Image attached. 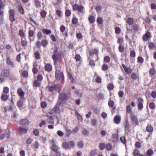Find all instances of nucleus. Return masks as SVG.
I'll return each instance as SVG.
<instances>
[{"label": "nucleus", "instance_id": "obj_33", "mask_svg": "<svg viewBox=\"0 0 156 156\" xmlns=\"http://www.w3.org/2000/svg\"><path fill=\"white\" fill-rule=\"evenodd\" d=\"M137 74L135 73H132L131 75V78L133 80H136L137 78Z\"/></svg>", "mask_w": 156, "mask_h": 156}, {"label": "nucleus", "instance_id": "obj_8", "mask_svg": "<svg viewBox=\"0 0 156 156\" xmlns=\"http://www.w3.org/2000/svg\"><path fill=\"white\" fill-rule=\"evenodd\" d=\"M6 64L7 65L11 67L15 68V65L13 62L12 61L10 58L9 57H6Z\"/></svg>", "mask_w": 156, "mask_h": 156}, {"label": "nucleus", "instance_id": "obj_5", "mask_svg": "<svg viewBox=\"0 0 156 156\" xmlns=\"http://www.w3.org/2000/svg\"><path fill=\"white\" fill-rule=\"evenodd\" d=\"M73 8L74 10H78L81 13L83 12L84 7L81 5H79L76 4H75L73 6Z\"/></svg>", "mask_w": 156, "mask_h": 156}, {"label": "nucleus", "instance_id": "obj_35", "mask_svg": "<svg viewBox=\"0 0 156 156\" xmlns=\"http://www.w3.org/2000/svg\"><path fill=\"white\" fill-rule=\"evenodd\" d=\"M34 32L33 30H29L28 32V36L30 37H32L34 36Z\"/></svg>", "mask_w": 156, "mask_h": 156}, {"label": "nucleus", "instance_id": "obj_22", "mask_svg": "<svg viewBox=\"0 0 156 156\" xmlns=\"http://www.w3.org/2000/svg\"><path fill=\"white\" fill-rule=\"evenodd\" d=\"M18 9L19 12L21 14L23 15L24 14V11L22 5H19L18 7Z\"/></svg>", "mask_w": 156, "mask_h": 156}, {"label": "nucleus", "instance_id": "obj_6", "mask_svg": "<svg viewBox=\"0 0 156 156\" xmlns=\"http://www.w3.org/2000/svg\"><path fill=\"white\" fill-rule=\"evenodd\" d=\"M143 99L141 98H139L137 99V107L138 109L142 110L144 108L143 102Z\"/></svg>", "mask_w": 156, "mask_h": 156}, {"label": "nucleus", "instance_id": "obj_61", "mask_svg": "<svg viewBox=\"0 0 156 156\" xmlns=\"http://www.w3.org/2000/svg\"><path fill=\"white\" fill-rule=\"evenodd\" d=\"M130 56L131 57L133 58L135 56V52L134 50L131 51Z\"/></svg>", "mask_w": 156, "mask_h": 156}, {"label": "nucleus", "instance_id": "obj_53", "mask_svg": "<svg viewBox=\"0 0 156 156\" xmlns=\"http://www.w3.org/2000/svg\"><path fill=\"white\" fill-rule=\"evenodd\" d=\"M39 131L37 129H34L33 132V134L36 136H37L39 135Z\"/></svg>", "mask_w": 156, "mask_h": 156}, {"label": "nucleus", "instance_id": "obj_25", "mask_svg": "<svg viewBox=\"0 0 156 156\" xmlns=\"http://www.w3.org/2000/svg\"><path fill=\"white\" fill-rule=\"evenodd\" d=\"M1 98L2 100L4 101H6L9 98V96L6 94H3L2 95Z\"/></svg>", "mask_w": 156, "mask_h": 156}, {"label": "nucleus", "instance_id": "obj_31", "mask_svg": "<svg viewBox=\"0 0 156 156\" xmlns=\"http://www.w3.org/2000/svg\"><path fill=\"white\" fill-rule=\"evenodd\" d=\"M56 89V87L55 85L52 86H49L48 87V90L50 91H53Z\"/></svg>", "mask_w": 156, "mask_h": 156}, {"label": "nucleus", "instance_id": "obj_38", "mask_svg": "<svg viewBox=\"0 0 156 156\" xmlns=\"http://www.w3.org/2000/svg\"><path fill=\"white\" fill-rule=\"evenodd\" d=\"M62 146L64 148L66 149H67L69 148V144L66 142H64L62 144Z\"/></svg>", "mask_w": 156, "mask_h": 156}, {"label": "nucleus", "instance_id": "obj_34", "mask_svg": "<svg viewBox=\"0 0 156 156\" xmlns=\"http://www.w3.org/2000/svg\"><path fill=\"white\" fill-rule=\"evenodd\" d=\"M71 81V82L73 83H75V80L72 77V74L70 73H69L68 75Z\"/></svg>", "mask_w": 156, "mask_h": 156}, {"label": "nucleus", "instance_id": "obj_44", "mask_svg": "<svg viewBox=\"0 0 156 156\" xmlns=\"http://www.w3.org/2000/svg\"><path fill=\"white\" fill-rule=\"evenodd\" d=\"M39 145V144L36 141L33 144L34 147L36 149L38 148Z\"/></svg>", "mask_w": 156, "mask_h": 156}, {"label": "nucleus", "instance_id": "obj_40", "mask_svg": "<svg viewBox=\"0 0 156 156\" xmlns=\"http://www.w3.org/2000/svg\"><path fill=\"white\" fill-rule=\"evenodd\" d=\"M69 147L73 148L75 147V144L73 141H71L68 142Z\"/></svg>", "mask_w": 156, "mask_h": 156}, {"label": "nucleus", "instance_id": "obj_54", "mask_svg": "<svg viewBox=\"0 0 156 156\" xmlns=\"http://www.w3.org/2000/svg\"><path fill=\"white\" fill-rule=\"evenodd\" d=\"M156 73L155 70L154 69H151L149 71L151 75H154Z\"/></svg>", "mask_w": 156, "mask_h": 156}, {"label": "nucleus", "instance_id": "obj_51", "mask_svg": "<svg viewBox=\"0 0 156 156\" xmlns=\"http://www.w3.org/2000/svg\"><path fill=\"white\" fill-rule=\"evenodd\" d=\"M108 105L110 107H113L114 105V103L112 101H109L108 102Z\"/></svg>", "mask_w": 156, "mask_h": 156}, {"label": "nucleus", "instance_id": "obj_60", "mask_svg": "<svg viewBox=\"0 0 156 156\" xmlns=\"http://www.w3.org/2000/svg\"><path fill=\"white\" fill-rule=\"evenodd\" d=\"M96 82L98 83H101V78L99 76H97L96 78Z\"/></svg>", "mask_w": 156, "mask_h": 156}, {"label": "nucleus", "instance_id": "obj_16", "mask_svg": "<svg viewBox=\"0 0 156 156\" xmlns=\"http://www.w3.org/2000/svg\"><path fill=\"white\" fill-rule=\"evenodd\" d=\"M27 44L28 42L26 39L22 38L21 39V45L23 47H25L27 46Z\"/></svg>", "mask_w": 156, "mask_h": 156}, {"label": "nucleus", "instance_id": "obj_21", "mask_svg": "<svg viewBox=\"0 0 156 156\" xmlns=\"http://www.w3.org/2000/svg\"><path fill=\"white\" fill-rule=\"evenodd\" d=\"M17 92L20 96H23L25 94V93L23 91L21 88L18 89Z\"/></svg>", "mask_w": 156, "mask_h": 156}, {"label": "nucleus", "instance_id": "obj_55", "mask_svg": "<svg viewBox=\"0 0 156 156\" xmlns=\"http://www.w3.org/2000/svg\"><path fill=\"white\" fill-rule=\"evenodd\" d=\"M105 144L104 143L101 144L99 146V148L101 150H103L105 147Z\"/></svg>", "mask_w": 156, "mask_h": 156}, {"label": "nucleus", "instance_id": "obj_48", "mask_svg": "<svg viewBox=\"0 0 156 156\" xmlns=\"http://www.w3.org/2000/svg\"><path fill=\"white\" fill-rule=\"evenodd\" d=\"M33 141V139L32 138H29L26 141V143L28 144H31Z\"/></svg>", "mask_w": 156, "mask_h": 156}, {"label": "nucleus", "instance_id": "obj_24", "mask_svg": "<svg viewBox=\"0 0 156 156\" xmlns=\"http://www.w3.org/2000/svg\"><path fill=\"white\" fill-rule=\"evenodd\" d=\"M154 154V152L153 151L150 149L148 150L146 153L145 154L144 156H150Z\"/></svg>", "mask_w": 156, "mask_h": 156}, {"label": "nucleus", "instance_id": "obj_43", "mask_svg": "<svg viewBox=\"0 0 156 156\" xmlns=\"http://www.w3.org/2000/svg\"><path fill=\"white\" fill-rule=\"evenodd\" d=\"M9 89L8 87H5L4 88L3 92L5 94H7L9 93Z\"/></svg>", "mask_w": 156, "mask_h": 156}, {"label": "nucleus", "instance_id": "obj_58", "mask_svg": "<svg viewBox=\"0 0 156 156\" xmlns=\"http://www.w3.org/2000/svg\"><path fill=\"white\" fill-rule=\"evenodd\" d=\"M107 87L108 90H112L113 89L114 86L113 84L111 83L108 85Z\"/></svg>", "mask_w": 156, "mask_h": 156}, {"label": "nucleus", "instance_id": "obj_41", "mask_svg": "<svg viewBox=\"0 0 156 156\" xmlns=\"http://www.w3.org/2000/svg\"><path fill=\"white\" fill-rule=\"evenodd\" d=\"M37 80H36L34 82V85L35 87H38L40 86V83Z\"/></svg>", "mask_w": 156, "mask_h": 156}, {"label": "nucleus", "instance_id": "obj_64", "mask_svg": "<svg viewBox=\"0 0 156 156\" xmlns=\"http://www.w3.org/2000/svg\"><path fill=\"white\" fill-rule=\"evenodd\" d=\"M66 30V27L63 25H62L60 28L61 32L63 33Z\"/></svg>", "mask_w": 156, "mask_h": 156}, {"label": "nucleus", "instance_id": "obj_56", "mask_svg": "<svg viewBox=\"0 0 156 156\" xmlns=\"http://www.w3.org/2000/svg\"><path fill=\"white\" fill-rule=\"evenodd\" d=\"M28 73L27 71H24L22 73V75L23 77H26L27 76Z\"/></svg>", "mask_w": 156, "mask_h": 156}, {"label": "nucleus", "instance_id": "obj_36", "mask_svg": "<svg viewBox=\"0 0 156 156\" xmlns=\"http://www.w3.org/2000/svg\"><path fill=\"white\" fill-rule=\"evenodd\" d=\"M148 47L150 49H153L155 48V45L154 43L151 42L149 44Z\"/></svg>", "mask_w": 156, "mask_h": 156}, {"label": "nucleus", "instance_id": "obj_13", "mask_svg": "<svg viewBox=\"0 0 156 156\" xmlns=\"http://www.w3.org/2000/svg\"><path fill=\"white\" fill-rule=\"evenodd\" d=\"M20 123L23 125H27L30 123L29 121L27 119H23L20 121Z\"/></svg>", "mask_w": 156, "mask_h": 156}, {"label": "nucleus", "instance_id": "obj_14", "mask_svg": "<svg viewBox=\"0 0 156 156\" xmlns=\"http://www.w3.org/2000/svg\"><path fill=\"white\" fill-rule=\"evenodd\" d=\"M131 118L134 124L136 125H138L139 121L136 116L134 115H132L131 116Z\"/></svg>", "mask_w": 156, "mask_h": 156}, {"label": "nucleus", "instance_id": "obj_23", "mask_svg": "<svg viewBox=\"0 0 156 156\" xmlns=\"http://www.w3.org/2000/svg\"><path fill=\"white\" fill-rule=\"evenodd\" d=\"M98 51L97 50L94 49L89 52V55L90 56H92L94 54H95L97 56L98 55Z\"/></svg>", "mask_w": 156, "mask_h": 156}, {"label": "nucleus", "instance_id": "obj_17", "mask_svg": "<svg viewBox=\"0 0 156 156\" xmlns=\"http://www.w3.org/2000/svg\"><path fill=\"white\" fill-rule=\"evenodd\" d=\"M26 30H20L19 31L18 35L22 38L24 37L26 35Z\"/></svg>", "mask_w": 156, "mask_h": 156}, {"label": "nucleus", "instance_id": "obj_49", "mask_svg": "<svg viewBox=\"0 0 156 156\" xmlns=\"http://www.w3.org/2000/svg\"><path fill=\"white\" fill-rule=\"evenodd\" d=\"M41 43L42 45L44 47L46 46L48 44L47 41L45 40H43Z\"/></svg>", "mask_w": 156, "mask_h": 156}, {"label": "nucleus", "instance_id": "obj_12", "mask_svg": "<svg viewBox=\"0 0 156 156\" xmlns=\"http://www.w3.org/2000/svg\"><path fill=\"white\" fill-rule=\"evenodd\" d=\"M123 126L125 129L126 131H129L130 127L129 123L127 119H126L123 123Z\"/></svg>", "mask_w": 156, "mask_h": 156}, {"label": "nucleus", "instance_id": "obj_57", "mask_svg": "<svg viewBox=\"0 0 156 156\" xmlns=\"http://www.w3.org/2000/svg\"><path fill=\"white\" fill-rule=\"evenodd\" d=\"M17 105L19 108L22 107L23 105V102L20 100L17 103Z\"/></svg>", "mask_w": 156, "mask_h": 156}, {"label": "nucleus", "instance_id": "obj_28", "mask_svg": "<svg viewBox=\"0 0 156 156\" xmlns=\"http://www.w3.org/2000/svg\"><path fill=\"white\" fill-rule=\"evenodd\" d=\"M88 20L90 23H93L95 21V18L94 16H91L89 18Z\"/></svg>", "mask_w": 156, "mask_h": 156}, {"label": "nucleus", "instance_id": "obj_37", "mask_svg": "<svg viewBox=\"0 0 156 156\" xmlns=\"http://www.w3.org/2000/svg\"><path fill=\"white\" fill-rule=\"evenodd\" d=\"M97 154V151L96 150H93L90 151V156H95Z\"/></svg>", "mask_w": 156, "mask_h": 156}, {"label": "nucleus", "instance_id": "obj_63", "mask_svg": "<svg viewBox=\"0 0 156 156\" xmlns=\"http://www.w3.org/2000/svg\"><path fill=\"white\" fill-rule=\"evenodd\" d=\"M119 49L120 51L123 52L124 51V46L120 45L119 46Z\"/></svg>", "mask_w": 156, "mask_h": 156}, {"label": "nucleus", "instance_id": "obj_42", "mask_svg": "<svg viewBox=\"0 0 156 156\" xmlns=\"http://www.w3.org/2000/svg\"><path fill=\"white\" fill-rule=\"evenodd\" d=\"M101 68L103 70L105 71L108 69V66L107 65L104 64L102 65Z\"/></svg>", "mask_w": 156, "mask_h": 156}, {"label": "nucleus", "instance_id": "obj_20", "mask_svg": "<svg viewBox=\"0 0 156 156\" xmlns=\"http://www.w3.org/2000/svg\"><path fill=\"white\" fill-rule=\"evenodd\" d=\"M153 128L151 125H148L146 127V131L149 133H151L153 132Z\"/></svg>", "mask_w": 156, "mask_h": 156}, {"label": "nucleus", "instance_id": "obj_32", "mask_svg": "<svg viewBox=\"0 0 156 156\" xmlns=\"http://www.w3.org/2000/svg\"><path fill=\"white\" fill-rule=\"evenodd\" d=\"M46 14L47 12L44 10H43L40 12L41 16L43 18L46 17Z\"/></svg>", "mask_w": 156, "mask_h": 156}, {"label": "nucleus", "instance_id": "obj_45", "mask_svg": "<svg viewBox=\"0 0 156 156\" xmlns=\"http://www.w3.org/2000/svg\"><path fill=\"white\" fill-rule=\"evenodd\" d=\"M137 60L138 62L140 63H143L144 59L141 56H139L137 58Z\"/></svg>", "mask_w": 156, "mask_h": 156}, {"label": "nucleus", "instance_id": "obj_26", "mask_svg": "<svg viewBox=\"0 0 156 156\" xmlns=\"http://www.w3.org/2000/svg\"><path fill=\"white\" fill-rule=\"evenodd\" d=\"M42 32L46 34H49L51 33V30L46 29H43L42 30Z\"/></svg>", "mask_w": 156, "mask_h": 156}, {"label": "nucleus", "instance_id": "obj_11", "mask_svg": "<svg viewBox=\"0 0 156 156\" xmlns=\"http://www.w3.org/2000/svg\"><path fill=\"white\" fill-rule=\"evenodd\" d=\"M151 34L149 32H147L143 36L142 38L144 41H147L151 37Z\"/></svg>", "mask_w": 156, "mask_h": 156}, {"label": "nucleus", "instance_id": "obj_50", "mask_svg": "<svg viewBox=\"0 0 156 156\" xmlns=\"http://www.w3.org/2000/svg\"><path fill=\"white\" fill-rule=\"evenodd\" d=\"M72 22L73 24L76 25L78 22V20L76 18H74L72 19Z\"/></svg>", "mask_w": 156, "mask_h": 156}, {"label": "nucleus", "instance_id": "obj_52", "mask_svg": "<svg viewBox=\"0 0 156 156\" xmlns=\"http://www.w3.org/2000/svg\"><path fill=\"white\" fill-rule=\"evenodd\" d=\"M126 112L129 114H130L131 111V107L130 105H128L126 108Z\"/></svg>", "mask_w": 156, "mask_h": 156}, {"label": "nucleus", "instance_id": "obj_62", "mask_svg": "<svg viewBox=\"0 0 156 156\" xmlns=\"http://www.w3.org/2000/svg\"><path fill=\"white\" fill-rule=\"evenodd\" d=\"M37 81H41L43 79V76L39 74L37 78Z\"/></svg>", "mask_w": 156, "mask_h": 156}, {"label": "nucleus", "instance_id": "obj_29", "mask_svg": "<svg viewBox=\"0 0 156 156\" xmlns=\"http://www.w3.org/2000/svg\"><path fill=\"white\" fill-rule=\"evenodd\" d=\"M127 22L129 25H131L133 24V20L131 18H129L127 20Z\"/></svg>", "mask_w": 156, "mask_h": 156}, {"label": "nucleus", "instance_id": "obj_9", "mask_svg": "<svg viewBox=\"0 0 156 156\" xmlns=\"http://www.w3.org/2000/svg\"><path fill=\"white\" fill-rule=\"evenodd\" d=\"M2 76L4 77H8L9 76V70L7 69H4L2 73Z\"/></svg>", "mask_w": 156, "mask_h": 156}, {"label": "nucleus", "instance_id": "obj_47", "mask_svg": "<svg viewBox=\"0 0 156 156\" xmlns=\"http://www.w3.org/2000/svg\"><path fill=\"white\" fill-rule=\"evenodd\" d=\"M75 59L76 61H79L81 60V57L80 55L76 54L75 56Z\"/></svg>", "mask_w": 156, "mask_h": 156}, {"label": "nucleus", "instance_id": "obj_27", "mask_svg": "<svg viewBox=\"0 0 156 156\" xmlns=\"http://www.w3.org/2000/svg\"><path fill=\"white\" fill-rule=\"evenodd\" d=\"M75 114L79 120H82V118L81 115L77 111H76Z\"/></svg>", "mask_w": 156, "mask_h": 156}, {"label": "nucleus", "instance_id": "obj_10", "mask_svg": "<svg viewBox=\"0 0 156 156\" xmlns=\"http://www.w3.org/2000/svg\"><path fill=\"white\" fill-rule=\"evenodd\" d=\"M19 133L20 134H23L26 133L27 132V129L23 126L20 127L18 128Z\"/></svg>", "mask_w": 156, "mask_h": 156}, {"label": "nucleus", "instance_id": "obj_59", "mask_svg": "<svg viewBox=\"0 0 156 156\" xmlns=\"http://www.w3.org/2000/svg\"><path fill=\"white\" fill-rule=\"evenodd\" d=\"M15 13V10L13 9H10L9 11V16L14 15Z\"/></svg>", "mask_w": 156, "mask_h": 156}, {"label": "nucleus", "instance_id": "obj_15", "mask_svg": "<svg viewBox=\"0 0 156 156\" xmlns=\"http://www.w3.org/2000/svg\"><path fill=\"white\" fill-rule=\"evenodd\" d=\"M121 120V117L119 115H117L115 116L113 119L114 122L117 124H118L120 123Z\"/></svg>", "mask_w": 156, "mask_h": 156}, {"label": "nucleus", "instance_id": "obj_46", "mask_svg": "<svg viewBox=\"0 0 156 156\" xmlns=\"http://www.w3.org/2000/svg\"><path fill=\"white\" fill-rule=\"evenodd\" d=\"M125 71L127 73L129 74L131 73L132 70L130 68L127 67Z\"/></svg>", "mask_w": 156, "mask_h": 156}, {"label": "nucleus", "instance_id": "obj_39", "mask_svg": "<svg viewBox=\"0 0 156 156\" xmlns=\"http://www.w3.org/2000/svg\"><path fill=\"white\" fill-rule=\"evenodd\" d=\"M110 60V58L108 56H105L104 58V61L106 63H108Z\"/></svg>", "mask_w": 156, "mask_h": 156}, {"label": "nucleus", "instance_id": "obj_3", "mask_svg": "<svg viewBox=\"0 0 156 156\" xmlns=\"http://www.w3.org/2000/svg\"><path fill=\"white\" fill-rule=\"evenodd\" d=\"M64 105L62 104L61 102H58V103L55 106L52 108V111L51 112H50L51 114H52L53 113H59L60 112V106H63Z\"/></svg>", "mask_w": 156, "mask_h": 156}, {"label": "nucleus", "instance_id": "obj_2", "mask_svg": "<svg viewBox=\"0 0 156 156\" xmlns=\"http://www.w3.org/2000/svg\"><path fill=\"white\" fill-rule=\"evenodd\" d=\"M55 77L56 79L58 80H59L61 79L62 82L63 83H64V76L63 73L59 70H56L55 72Z\"/></svg>", "mask_w": 156, "mask_h": 156}, {"label": "nucleus", "instance_id": "obj_19", "mask_svg": "<svg viewBox=\"0 0 156 156\" xmlns=\"http://www.w3.org/2000/svg\"><path fill=\"white\" fill-rule=\"evenodd\" d=\"M47 122L49 124H53L54 123V119L52 116H49L47 119Z\"/></svg>", "mask_w": 156, "mask_h": 156}, {"label": "nucleus", "instance_id": "obj_18", "mask_svg": "<svg viewBox=\"0 0 156 156\" xmlns=\"http://www.w3.org/2000/svg\"><path fill=\"white\" fill-rule=\"evenodd\" d=\"M44 68L46 71L48 72H50L52 69V66L51 64H47L45 65Z\"/></svg>", "mask_w": 156, "mask_h": 156}, {"label": "nucleus", "instance_id": "obj_30", "mask_svg": "<svg viewBox=\"0 0 156 156\" xmlns=\"http://www.w3.org/2000/svg\"><path fill=\"white\" fill-rule=\"evenodd\" d=\"M106 149L108 151H110L112 148V146L110 144H107L106 146Z\"/></svg>", "mask_w": 156, "mask_h": 156}, {"label": "nucleus", "instance_id": "obj_4", "mask_svg": "<svg viewBox=\"0 0 156 156\" xmlns=\"http://www.w3.org/2000/svg\"><path fill=\"white\" fill-rule=\"evenodd\" d=\"M67 98V96L66 94L62 93L59 94V98L60 101H58V102H61L62 104L63 105L65 104V101L66 100Z\"/></svg>", "mask_w": 156, "mask_h": 156}, {"label": "nucleus", "instance_id": "obj_7", "mask_svg": "<svg viewBox=\"0 0 156 156\" xmlns=\"http://www.w3.org/2000/svg\"><path fill=\"white\" fill-rule=\"evenodd\" d=\"M51 144L52 145L51 149L55 152H57L59 148L57 145L55 144V142L53 140H51Z\"/></svg>", "mask_w": 156, "mask_h": 156}, {"label": "nucleus", "instance_id": "obj_1", "mask_svg": "<svg viewBox=\"0 0 156 156\" xmlns=\"http://www.w3.org/2000/svg\"><path fill=\"white\" fill-rule=\"evenodd\" d=\"M52 58L54 61V64L55 66L56 65L58 62H60L62 60V55L60 52L57 51V48L55 49L52 55Z\"/></svg>", "mask_w": 156, "mask_h": 156}]
</instances>
